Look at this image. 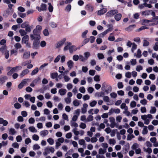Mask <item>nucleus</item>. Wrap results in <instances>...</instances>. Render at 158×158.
<instances>
[{
  "label": "nucleus",
  "mask_w": 158,
  "mask_h": 158,
  "mask_svg": "<svg viewBox=\"0 0 158 158\" xmlns=\"http://www.w3.org/2000/svg\"><path fill=\"white\" fill-rule=\"evenodd\" d=\"M22 67L19 66L12 68L8 72L7 74L10 76L11 75L15 72H17L18 70L21 69Z\"/></svg>",
  "instance_id": "obj_1"
},
{
  "label": "nucleus",
  "mask_w": 158,
  "mask_h": 158,
  "mask_svg": "<svg viewBox=\"0 0 158 158\" xmlns=\"http://www.w3.org/2000/svg\"><path fill=\"white\" fill-rule=\"evenodd\" d=\"M95 96L98 98H102L104 97V99H108L107 96H105L104 92H97L95 93Z\"/></svg>",
  "instance_id": "obj_2"
},
{
  "label": "nucleus",
  "mask_w": 158,
  "mask_h": 158,
  "mask_svg": "<svg viewBox=\"0 0 158 158\" xmlns=\"http://www.w3.org/2000/svg\"><path fill=\"white\" fill-rule=\"evenodd\" d=\"M118 13V11L117 10H112L108 12L106 15L107 17H112Z\"/></svg>",
  "instance_id": "obj_3"
},
{
  "label": "nucleus",
  "mask_w": 158,
  "mask_h": 158,
  "mask_svg": "<svg viewBox=\"0 0 158 158\" xmlns=\"http://www.w3.org/2000/svg\"><path fill=\"white\" fill-rule=\"evenodd\" d=\"M29 80V79H26L22 81L18 85V88L19 89H22L23 86L26 84L28 81Z\"/></svg>",
  "instance_id": "obj_4"
},
{
  "label": "nucleus",
  "mask_w": 158,
  "mask_h": 158,
  "mask_svg": "<svg viewBox=\"0 0 158 158\" xmlns=\"http://www.w3.org/2000/svg\"><path fill=\"white\" fill-rule=\"evenodd\" d=\"M30 38L32 40H40V34H36L32 33L30 35Z\"/></svg>",
  "instance_id": "obj_5"
},
{
  "label": "nucleus",
  "mask_w": 158,
  "mask_h": 158,
  "mask_svg": "<svg viewBox=\"0 0 158 158\" xmlns=\"http://www.w3.org/2000/svg\"><path fill=\"white\" fill-rule=\"evenodd\" d=\"M150 20L151 21V22L152 23L148 25V26H154L158 24V19H156V17H153Z\"/></svg>",
  "instance_id": "obj_6"
},
{
  "label": "nucleus",
  "mask_w": 158,
  "mask_h": 158,
  "mask_svg": "<svg viewBox=\"0 0 158 158\" xmlns=\"http://www.w3.org/2000/svg\"><path fill=\"white\" fill-rule=\"evenodd\" d=\"M36 9L40 12H41V11L46 10H47V6L45 4H42L40 6V7L37 6Z\"/></svg>",
  "instance_id": "obj_7"
},
{
  "label": "nucleus",
  "mask_w": 158,
  "mask_h": 158,
  "mask_svg": "<svg viewBox=\"0 0 158 158\" xmlns=\"http://www.w3.org/2000/svg\"><path fill=\"white\" fill-rule=\"evenodd\" d=\"M66 40V39L65 38H64L62 40L59 41L57 44L56 46V48H58L62 46L64 44V43Z\"/></svg>",
  "instance_id": "obj_8"
},
{
  "label": "nucleus",
  "mask_w": 158,
  "mask_h": 158,
  "mask_svg": "<svg viewBox=\"0 0 158 158\" xmlns=\"http://www.w3.org/2000/svg\"><path fill=\"white\" fill-rule=\"evenodd\" d=\"M107 11V9L106 8H103L101 10H99L98 11V15H101L104 14Z\"/></svg>",
  "instance_id": "obj_9"
},
{
  "label": "nucleus",
  "mask_w": 158,
  "mask_h": 158,
  "mask_svg": "<svg viewBox=\"0 0 158 158\" xmlns=\"http://www.w3.org/2000/svg\"><path fill=\"white\" fill-rule=\"evenodd\" d=\"M29 72V71L27 69H26L23 70L20 74V76L21 77H22L26 74L28 73Z\"/></svg>",
  "instance_id": "obj_10"
},
{
  "label": "nucleus",
  "mask_w": 158,
  "mask_h": 158,
  "mask_svg": "<svg viewBox=\"0 0 158 158\" xmlns=\"http://www.w3.org/2000/svg\"><path fill=\"white\" fill-rule=\"evenodd\" d=\"M135 25H132L129 26L128 27L125 28V30L127 31L130 32L135 27Z\"/></svg>",
  "instance_id": "obj_11"
},
{
  "label": "nucleus",
  "mask_w": 158,
  "mask_h": 158,
  "mask_svg": "<svg viewBox=\"0 0 158 158\" xmlns=\"http://www.w3.org/2000/svg\"><path fill=\"white\" fill-rule=\"evenodd\" d=\"M39 40H34L33 44V48H36L38 47L39 45Z\"/></svg>",
  "instance_id": "obj_12"
},
{
  "label": "nucleus",
  "mask_w": 158,
  "mask_h": 158,
  "mask_svg": "<svg viewBox=\"0 0 158 158\" xmlns=\"http://www.w3.org/2000/svg\"><path fill=\"white\" fill-rule=\"evenodd\" d=\"M108 105H111L114 103V101L113 99H103Z\"/></svg>",
  "instance_id": "obj_13"
},
{
  "label": "nucleus",
  "mask_w": 158,
  "mask_h": 158,
  "mask_svg": "<svg viewBox=\"0 0 158 158\" xmlns=\"http://www.w3.org/2000/svg\"><path fill=\"white\" fill-rule=\"evenodd\" d=\"M30 56V52H26L23 54V58L27 59L29 58Z\"/></svg>",
  "instance_id": "obj_14"
},
{
  "label": "nucleus",
  "mask_w": 158,
  "mask_h": 158,
  "mask_svg": "<svg viewBox=\"0 0 158 158\" xmlns=\"http://www.w3.org/2000/svg\"><path fill=\"white\" fill-rule=\"evenodd\" d=\"M67 92L65 89H61L59 90L58 93L61 95L63 96Z\"/></svg>",
  "instance_id": "obj_15"
},
{
  "label": "nucleus",
  "mask_w": 158,
  "mask_h": 158,
  "mask_svg": "<svg viewBox=\"0 0 158 158\" xmlns=\"http://www.w3.org/2000/svg\"><path fill=\"white\" fill-rule=\"evenodd\" d=\"M7 51L6 50V45H3L0 48V52L3 53H5Z\"/></svg>",
  "instance_id": "obj_16"
},
{
  "label": "nucleus",
  "mask_w": 158,
  "mask_h": 158,
  "mask_svg": "<svg viewBox=\"0 0 158 158\" xmlns=\"http://www.w3.org/2000/svg\"><path fill=\"white\" fill-rule=\"evenodd\" d=\"M29 39V37L28 35H25L22 39V42L24 43H26L27 42H28Z\"/></svg>",
  "instance_id": "obj_17"
},
{
  "label": "nucleus",
  "mask_w": 158,
  "mask_h": 158,
  "mask_svg": "<svg viewBox=\"0 0 158 158\" xmlns=\"http://www.w3.org/2000/svg\"><path fill=\"white\" fill-rule=\"evenodd\" d=\"M7 78L5 76H1L0 77V83L2 84H3L4 83L5 81L6 80Z\"/></svg>",
  "instance_id": "obj_18"
},
{
  "label": "nucleus",
  "mask_w": 158,
  "mask_h": 158,
  "mask_svg": "<svg viewBox=\"0 0 158 158\" xmlns=\"http://www.w3.org/2000/svg\"><path fill=\"white\" fill-rule=\"evenodd\" d=\"M122 17V15L121 14L119 13L116 15L114 16V18L116 21H118L120 20Z\"/></svg>",
  "instance_id": "obj_19"
},
{
  "label": "nucleus",
  "mask_w": 158,
  "mask_h": 158,
  "mask_svg": "<svg viewBox=\"0 0 158 158\" xmlns=\"http://www.w3.org/2000/svg\"><path fill=\"white\" fill-rule=\"evenodd\" d=\"M67 44L64 48V51L67 50L68 49L69 50L70 46L72 44L70 42H67Z\"/></svg>",
  "instance_id": "obj_20"
},
{
  "label": "nucleus",
  "mask_w": 158,
  "mask_h": 158,
  "mask_svg": "<svg viewBox=\"0 0 158 158\" xmlns=\"http://www.w3.org/2000/svg\"><path fill=\"white\" fill-rule=\"evenodd\" d=\"M67 65L68 67L71 69L73 67L74 63L71 60H69L67 62Z\"/></svg>",
  "instance_id": "obj_21"
},
{
  "label": "nucleus",
  "mask_w": 158,
  "mask_h": 158,
  "mask_svg": "<svg viewBox=\"0 0 158 158\" xmlns=\"http://www.w3.org/2000/svg\"><path fill=\"white\" fill-rule=\"evenodd\" d=\"M29 25L28 22L27 21H25L21 24V27L23 28H26Z\"/></svg>",
  "instance_id": "obj_22"
},
{
  "label": "nucleus",
  "mask_w": 158,
  "mask_h": 158,
  "mask_svg": "<svg viewBox=\"0 0 158 158\" xmlns=\"http://www.w3.org/2000/svg\"><path fill=\"white\" fill-rule=\"evenodd\" d=\"M40 135L43 136H45L47 135L48 133V131L47 130H44L40 131Z\"/></svg>",
  "instance_id": "obj_23"
},
{
  "label": "nucleus",
  "mask_w": 158,
  "mask_h": 158,
  "mask_svg": "<svg viewBox=\"0 0 158 158\" xmlns=\"http://www.w3.org/2000/svg\"><path fill=\"white\" fill-rule=\"evenodd\" d=\"M127 144H128V145L125 146V147L123 149V152L124 153L126 154L128 152V150L130 148V146H129V143H127Z\"/></svg>",
  "instance_id": "obj_24"
},
{
  "label": "nucleus",
  "mask_w": 158,
  "mask_h": 158,
  "mask_svg": "<svg viewBox=\"0 0 158 158\" xmlns=\"http://www.w3.org/2000/svg\"><path fill=\"white\" fill-rule=\"evenodd\" d=\"M19 32L20 33V35L22 36H24L25 35H26L27 34V32L23 29H20L19 31Z\"/></svg>",
  "instance_id": "obj_25"
},
{
  "label": "nucleus",
  "mask_w": 158,
  "mask_h": 158,
  "mask_svg": "<svg viewBox=\"0 0 158 158\" xmlns=\"http://www.w3.org/2000/svg\"><path fill=\"white\" fill-rule=\"evenodd\" d=\"M77 50V48L74 46L71 45L70 47L69 51L70 53H72L73 51H75Z\"/></svg>",
  "instance_id": "obj_26"
},
{
  "label": "nucleus",
  "mask_w": 158,
  "mask_h": 158,
  "mask_svg": "<svg viewBox=\"0 0 158 158\" xmlns=\"http://www.w3.org/2000/svg\"><path fill=\"white\" fill-rule=\"evenodd\" d=\"M110 25L109 24L108 25V27H109V28L104 31L106 33V34L108 32H110L113 30V28L112 27H110Z\"/></svg>",
  "instance_id": "obj_27"
},
{
  "label": "nucleus",
  "mask_w": 158,
  "mask_h": 158,
  "mask_svg": "<svg viewBox=\"0 0 158 158\" xmlns=\"http://www.w3.org/2000/svg\"><path fill=\"white\" fill-rule=\"evenodd\" d=\"M110 25L109 24L108 25V27H109V28L104 31L106 33V34L108 32H110L113 30V28L112 27H110Z\"/></svg>",
  "instance_id": "obj_28"
},
{
  "label": "nucleus",
  "mask_w": 158,
  "mask_h": 158,
  "mask_svg": "<svg viewBox=\"0 0 158 158\" xmlns=\"http://www.w3.org/2000/svg\"><path fill=\"white\" fill-rule=\"evenodd\" d=\"M134 56H136L137 58H140L141 56V52L139 49H138L137 51V53L136 55L135 53L134 54Z\"/></svg>",
  "instance_id": "obj_29"
},
{
  "label": "nucleus",
  "mask_w": 158,
  "mask_h": 158,
  "mask_svg": "<svg viewBox=\"0 0 158 158\" xmlns=\"http://www.w3.org/2000/svg\"><path fill=\"white\" fill-rule=\"evenodd\" d=\"M80 104V101L77 99H75L73 101V105L76 106H79Z\"/></svg>",
  "instance_id": "obj_30"
},
{
  "label": "nucleus",
  "mask_w": 158,
  "mask_h": 158,
  "mask_svg": "<svg viewBox=\"0 0 158 158\" xmlns=\"http://www.w3.org/2000/svg\"><path fill=\"white\" fill-rule=\"evenodd\" d=\"M32 28H33L32 26H30L29 25L25 28V31L27 32H30L31 31V29Z\"/></svg>",
  "instance_id": "obj_31"
},
{
  "label": "nucleus",
  "mask_w": 158,
  "mask_h": 158,
  "mask_svg": "<svg viewBox=\"0 0 158 158\" xmlns=\"http://www.w3.org/2000/svg\"><path fill=\"white\" fill-rule=\"evenodd\" d=\"M29 130L32 132H36L37 130L35 129V127L33 126L30 127H29Z\"/></svg>",
  "instance_id": "obj_32"
},
{
  "label": "nucleus",
  "mask_w": 158,
  "mask_h": 158,
  "mask_svg": "<svg viewBox=\"0 0 158 158\" xmlns=\"http://www.w3.org/2000/svg\"><path fill=\"white\" fill-rule=\"evenodd\" d=\"M38 68L37 67L35 69L32 71L31 74V75H33L36 74L38 72Z\"/></svg>",
  "instance_id": "obj_33"
},
{
  "label": "nucleus",
  "mask_w": 158,
  "mask_h": 158,
  "mask_svg": "<svg viewBox=\"0 0 158 158\" xmlns=\"http://www.w3.org/2000/svg\"><path fill=\"white\" fill-rule=\"evenodd\" d=\"M106 152V149L103 150L102 148H101L99 150V153L100 154H104Z\"/></svg>",
  "instance_id": "obj_34"
},
{
  "label": "nucleus",
  "mask_w": 158,
  "mask_h": 158,
  "mask_svg": "<svg viewBox=\"0 0 158 158\" xmlns=\"http://www.w3.org/2000/svg\"><path fill=\"white\" fill-rule=\"evenodd\" d=\"M148 132L147 127L144 126L142 131V134L144 135L146 134Z\"/></svg>",
  "instance_id": "obj_35"
},
{
  "label": "nucleus",
  "mask_w": 158,
  "mask_h": 158,
  "mask_svg": "<svg viewBox=\"0 0 158 158\" xmlns=\"http://www.w3.org/2000/svg\"><path fill=\"white\" fill-rule=\"evenodd\" d=\"M156 110V108L155 107H151V109L150 110V113L151 114L155 113Z\"/></svg>",
  "instance_id": "obj_36"
},
{
  "label": "nucleus",
  "mask_w": 158,
  "mask_h": 158,
  "mask_svg": "<svg viewBox=\"0 0 158 158\" xmlns=\"http://www.w3.org/2000/svg\"><path fill=\"white\" fill-rule=\"evenodd\" d=\"M79 58V56L77 55H74L73 57V60L75 61H77Z\"/></svg>",
  "instance_id": "obj_37"
},
{
  "label": "nucleus",
  "mask_w": 158,
  "mask_h": 158,
  "mask_svg": "<svg viewBox=\"0 0 158 158\" xmlns=\"http://www.w3.org/2000/svg\"><path fill=\"white\" fill-rule=\"evenodd\" d=\"M79 59L82 62H85L86 60H87L85 57H84L83 56L81 55H79Z\"/></svg>",
  "instance_id": "obj_38"
},
{
  "label": "nucleus",
  "mask_w": 158,
  "mask_h": 158,
  "mask_svg": "<svg viewBox=\"0 0 158 158\" xmlns=\"http://www.w3.org/2000/svg\"><path fill=\"white\" fill-rule=\"evenodd\" d=\"M46 148L48 149V151L49 153L50 152L52 153H53L55 151V149L54 148L52 147H51L50 148L47 147Z\"/></svg>",
  "instance_id": "obj_39"
},
{
  "label": "nucleus",
  "mask_w": 158,
  "mask_h": 158,
  "mask_svg": "<svg viewBox=\"0 0 158 158\" xmlns=\"http://www.w3.org/2000/svg\"><path fill=\"white\" fill-rule=\"evenodd\" d=\"M149 43L146 40H143V46H148L149 45Z\"/></svg>",
  "instance_id": "obj_40"
},
{
  "label": "nucleus",
  "mask_w": 158,
  "mask_h": 158,
  "mask_svg": "<svg viewBox=\"0 0 158 158\" xmlns=\"http://www.w3.org/2000/svg\"><path fill=\"white\" fill-rule=\"evenodd\" d=\"M71 9V6L70 5H68L66 7L65 10L68 12H69Z\"/></svg>",
  "instance_id": "obj_41"
},
{
  "label": "nucleus",
  "mask_w": 158,
  "mask_h": 158,
  "mask_svg": "<svg viewBox=\"0 0 158 158\" xmlns=\"http://www.w3.org/2000/svg\"><path fill=\"white\" fill-rule=\"evenodd\" d=\"M99 59H102L104 58V56L102 53H98L97 55Z\"/></svg>",
  "instance_id": "obj_42"
},
{
  "label": "nucleus",
  "mask_w": 158,
  "mask_h": 158,
  "mask_svg": "<svg viewBox=\"0 0 158 158\" xmlns=\"http://www.w3.org/2000/svg\"><path fill=\"white\" fill-rule=\"evenodd\" d=\"M151 22V21L150 20L143 19V20L142 25H146L145 24L146 23H149Z\"/></svg>",
  "instance_id": "obj_43"
},
{
  "label": "nucleus",
  "mask_w": 158,
  "mask_h": 158,
  "mask_svg": "<svg viewBox=\"0 0 158 158\" xmlns=\"http://www.w3.org/2000/svg\"><path fill=\"white\" fill-rule=\"evenodd\" d=\"M18 15L19 17L22 18H24L26 16V14L25 13H23L22 12H18Z\"/></svg>",
  "instance_id": "obj_44"
},
{
  "label": "nucleus",
  "mask_w": 158,
  "mask_h": 158,
  "mask_svg": "<svg viewBox=\"0 0 158 158\" xmlns=\"http://www.w3.org/2000/svg\"><path fill=\"white\" fill-rule=\"evenodd\" d=\"M132 48H131V51L132 52H134V51L137 48V45L135 43H133L132 44Z\"/></svg>",
  "instance_id": "obj_45"
},
{
  "label": "nucleus",
  "mask_w": 158,
  "mask_h": 158,
  "mask_svg": "<svg viewBox=\"0 0 158 158\" xmlns=\"http://www.w3.org/2000/svg\"><path fill=\"white\" fill-rule=\"evenodd\" d=\"M47 141L50 145H52L54 143L53 139L51 138H48L47 139Z\"/></svg>",
  "instance_id": "obj_46"
},
{
  "label": "nucleus",
  "mask_w": 158,
  "mask_h": 158,
  "mask_svg": "<svg viewBox=\"0 0 158 158\" xmlns=\"http://www.w3.org/2000/svg\"><path fill=\"white\" fill-rule=\"evenodd\" d=\"M14 47L15 48L18 49L22 47V46L20 43H18L15 44Z\"/></svg>",
  "instance_id": "obj_47"
},
{
  "label": "nucleus",
  "mask_w": 158,
  "mask_h": 158,
  "mask_svg": "<svg viewBox=\"0 0 158 158\" xmlns=\"http://www.w3.org/2000/svg\"><path fill=\"white\" fill-rule=\"evenodd\" d=\"M153 49L155 51H157L158 50V42H156L155 44Z\"/></svg>",
  "instance_id": "obj_48"
},
{
  "label": "nucleus",
  "mask_w": 158,
  "mask_h": 158,
  "mask_svg": "<svg viewBox=\"0 0 158 158\" xmlns=\"http://www.w3.org/2000/svg\"><path fill=\"white\" fill-rule=\"evenodd\" d=\"M44 35L45 36H48L49 35V32L48 30L47 29H45L43 31Z\"/></svg>",
  "instance_id": "obj_49"
},
{
  "label": "nucleus",
  "mask_w": 158,
  "mask_h": 158,
  "mask_svg": "<svg viewBox=\"0 0 158 158\" xmlns=\"http://www.w3.org/2000/svg\"><path fill=\"white\" fill-rule=\"evenodd\" d=\"M73 86L71 83H68L66 85V87L67 89L69 90L73 88Z\"/></svg>",
  "instance_id": "obj_50"
},
{
  "label": "nucleus",
  "mask_w": 158,
  "mask_h": 158,
  "mask_svg": "<svg viewBox=\"0 0 158 158\" xmlns=\"http://www.w3.org/2000/svg\"><path fill=\"white\" fill-rule=\"evenodd\" d=\"M73 152V150L72 149H71L68 151L65 155V156L67 155H71L72 153Z\"/></svg>",
  "instance_id": "obj_51"
},
{
  "label": "nucleus",
  "mask_w": 158,
  "mask_h": 158,
  "mask_svg": "<svg viewBox=\"0 0 158 158\" xmlns=\"http://www.w3.org/2000/svg\"><path fill=\"white\" fill-rule=\"evenodd\" d=\"M151 11V10H148V11H143L142 12V14L143 15H144L145 16L146 15H148L150 14V12Z\"/></svg>",
  "instance_id": "obj_52"
},
{
  "label": "nucleus",
  "mask_w": 158,
  "mask_h": 158,
  "mask_svg": "<svg viewBox=\"0 0 158 158\" xmlns=\"http://www.w3.org/2000/svg\"><path fill=\"white\" fill-rule=\"evenodd\" d=\"M39 136L37 135L34 134L32 136V139L35 140H38L39 139Z\"/></svg>",
  "instance_id": "obj_53"
},
{
  "label": "nucleus",
  "mask_w": 158,
  "mask_h": 158,
  "mask_svg": "<svg viewBox=\"0 0 158 158\" xmlns=\"http://www.w3.org/2000/svg\"><path fill=\"white\" fill-rule=\"evenodd\" d=\"M49 6H48V10L50 12H52L53 10V7L52 6L51 4L50 3H48Z\"/></svg>",
  "instance_id": "obj_54"
},
{
  "label": "nucleus",
  "mask_w": 158,
  "mask_h": 158,
  "mask_svg": "<svg viewBox=\"0 0 158 158\" xmlns=\"http://www.w3.org/2000/svg\"><path fill=\"white\" fill-rule=\"evenodd\" d=\"M14 107L16 109H19L21 107L20 104L18 102H16L14 104Z\"/></svg>",
  "instance_id": "obj_55"
},
{
  "label": "nucleus",
  "mask_w": 158,
  "mask_h": 158,
  "mask_svg": "<svg viewBox=\"0 0 158 158\" xmlns=\"http://www.w3.org/2000/svg\"><path fill=\"white\" fill-rule=\"evenodd\" d=\"M84 55L85 56V57L87 60L88 58L90 56V53L89 52H85L84 53Z\"/></svg>",
  "instance_id": "obj_56"
},
{
  "label": "nucleus",
  "mask_w": 158,
  "mask_h": 158,
  "mask_svg": "<svg viewBox=\"0 0 158 158\" xmlns=\"http://www.w3.org/2000/svg\"><path fill=\"white\" fill-rule=\"evenodd\" d=\"M109 143L110 144L114 145L116 143V141L114 139H110L109 140Z\"/></svg>",
  "instance_id": "obj_57"
},
{
  "label": "nucleus",
  "mask_w": 158,
  "mask_h": 158,
  "mask_svg": "<svg viewBox=\"0 0 158 158\" xmlns=\"http://www.w3.org/2000/svg\"><path fill=\"white\" fill-rule=\"evenodd\" d=\"M117 131V129H114L112 130V131L110 133V135L111 137L114 136L115 135L116 131Z\"/></svg>",
  "instance_id": "obj_58"
},
{
  "label": "nucleus",
  "mask_w": 158,
  "mask_h": 158,
  "mask_svg": "<svg viewBox=\"0 0 158 158\" xmlns=\"http://www.w3.org/2000/svg\"><path fill=\"white\" fill-rule=\"evenodd\" d=\"M60 57L61 56L60 55H58L55 59L54 62L56 63L58 62L60 60Z\"/></svg>",
  "instance_id": "obj_59"
},
{
  "label": "nucleus",
  "mask_w": 158,
  "mask_h": 158,
  "mask_svg": "<svg viewBox=\"0 0 158 158\" xmlns=\"http://www.w3.org/2000/svg\"><path fill=\"white\" fill-rule=\"evenodd\" d=\"M31 61L30 60H29L25 62H24L22 63L21 64V65L23 66H26L27 64H29L30 63H31Z\"/></svg>",
  "instance_id": "obj_60"
},
{
  "label": "nucleus",
  "mask_w": 158,
  "mask_h": 158,
  "mask_svg": "<svg viewBox=\"0 0 158 158\" xmlns=\"http://www.w3.org/2000/svg\"><path fill=\"white\" fill-rule=\"evenodd\" d=\"M51 75L52 78L54 79L57 76L58 74L57 73H52L51 74Z\"/></svg>",
  "instance_id": "obj_61"
},
{
  "label": "nucleus",
  "mask_w": 158,
  "mask_h": 158,
  "mask_svg": "<svg viewBox=\"0 0 158 158\" xmlns=\"http://www.w3.org/2000/svg\"><path fill=\"white\" fill-rule=\"evenodd\" d=\"M125 76L126 77L130 78L131 77V73L130 72H127L125 73Z\"/></svg>",
  "instance_id": "obj_62"
},
{
  "label": "nucleus",
  "mask_w": 158,
  "mask_h": 158,
  "mask_svg": "<svg viewBox=\"0 0 158 158\" xmlns=\"http://www.w3.org/2000/svg\"><path fill=\"white\" fill-rule=\"evenodd\" d=\"M40 148V146L38 144H34L33 146V149L34 150H38Z\"/></svg>",
  "instance_id": "obj_63"
},
{
  "label": "nucleus",
  "mask_w": 158,
  "mask_h": 158,
  "mask_svg": "<svg viewBox=\"0 0 158 158\" xmlns=\"http://www.w3.org/2000/svg\"><path fill=\"white\" fill-rule=\"evenodd\" d=\"M18 10L20 11V12H23L25 11V9L22 6H19L18 8Z\"/></svg>",
  "instance_id": "obj_64"
}]
</instances>
